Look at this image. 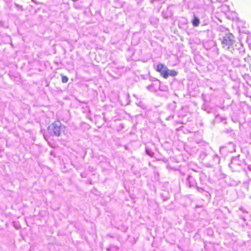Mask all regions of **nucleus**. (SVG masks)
I'll return each instance as SVG.
<instances>
[{
  "mask_svg": "<svg viewBox=\"0 0 251 251\" xmlns=\"http://www.w3.org/2000/svg\"><path fill=\"white\" fill-rule=\"evenodd\" d=\"M156 70L164 78H167L170 76L174 77L177 75V72L176 71L168 69L163 64H159L157 66Z\"/></svg>",
  "mask_w": 251,
  "mask_h": 251,
  "instance_id": "1",
  "label": "nucleus"
},
{
  "mask_svg": "<svg viewBox=\"0 0 251 251\" xmlns=\"http://www.w3.org/2000/svg\"><path fill=\"white\" fill-rule=\"evenodd\" d=\"M61 130V123L58 121H54L51 124L48 128V131L50 136H58L60 135Z\"/></svg>",
  "mask_w": 251,
  "mask_h": 251,
  "instance_id": "2",
  "label": "nucleus"
},
{
  "mask_svg": "<svg viewBox=\"0 0 251 251\" xmlns=\"http://www.w3.org/2000/svg\"><path fill=\"white\" fill-rule=\"evenodd\" d=\"M234 36L231 33H228L224 37L222 41V44L224 47L229 49L234 43Z\"/></svg>",
  "mask_w": 251,
  "mask_h": 251,
  "instance_id": "3",
  "label": "nucleus"
},
{
  "mask_svg": "<svg viewBox=\"0 0 251 251\" xmlns=\"http://www.w3.org/2000/svg\"><path fill=\"white\" fill-rule=\"evenodd\" d=\"M192 22L194 26H198L200 23L199 19L195 16L194 17Z\"/></svg>",
  "mask_w": 251,
  "mask_h": 251,
  "instance_id": "4",
  "label": "nucleus"
},
{
  "mask_svg": "<svg viewBox=\"0 0 251 251\" xmlns=\"http://www.w3.org/2000/svg\"><path fill=\"white\" fill-rule=\"evenodd\" d=\"M61 79H62V82L63 83H66L68 81V78L65 75H61Z\"/></svg>",
  "mask_w": 251,
  "mask_h": 251,
  "instance_id": "5",
  "label": "nucleus"
}]
</instances>
